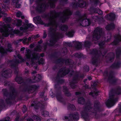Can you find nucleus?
I'll return each mask as SVG.
<instances>
[{
    "instance_id": "b1692460",
    "label": "nucleus",
    "mask_w": 121,
    "mask_h": 121,
    "mask_svg": "<svg viewBox=\"0 0 121 121\" xmlns=\"http://www.w3.org/2000/svg\"><path fill=\"white\" fill-rule=\"evenodd\" d=\"M116 40L121 41V35L119 34L116 37Z\"/></svg>"
},
{
    "instance_id": "8fccbe9b",
    "label": "nucleus",
    "mask_w": 121,
    "mask_h": 121,
    "mask_svg": "<svg viewBox=\"0 0 121 121\" xmlns=\"http://www.w3.org/2000/svg\"><path fill=\"white\" fill-rule=\"evenodd\" d=\"M21 17L22 19H23L24 18V16H21Z\"/></svg>"
},
{
    "instance_id": "bb28decb",
    "label": "nucleus",
    "mask_w": 121,
    "mask_h": 121,
    "mask_svg": "<svg viewBox=\"0 0 121 121\" xmlns=\"http://www.w3.org/2000/svg\"><path fill=\"white\" fill-rule=\"evenodd\" d=\"M22 14V13L21 12H18L16 13V15L17 17H19L21 16Z\"/></svg>"
},
{
    "instance_id": "dca6fc26",
    "label": "nucleus",
    "mask_w": 121,
    "mask_h": 121,
    "mask_svg": "<svg viewBox=\"0 0 121 121\" xmlns=\"http://www.w3.org/2000/svg\"><path fill=\"white\" fill-rule=\"evenodd\" d=\"M41 78V75L39 74H38L37 75L36 77H35L34 78V79L35 80L37 81H39Z\"/></svg>"
},
{
    "instance_id": "58836bf2",
    "label": "nucleus",
    "mask_w": 121,
    "mask_h": 121,
    "mask_svg": "<svg viewBox=\"0 0 121 121\" xmlns=\"http://www.w3.org/2000/svg\"><path fill=\"white\" fill-rule=\"evenodd\" d=\"M25 48H22L21 49V51H23L25 50Z\"/></svg>"
},
{
    "instance_id": "f3484780",
    "label": "nucleus",
    "mask_w": 121,
    "mask_h": 121,
    "mask_svg": "<svg viewBox=\"0 0 121 121\" xmlns=\"http://www.w3.org/2000/svg\"><path fill=\"white\" fill-rule=\"evenodd\" d=\"M84 102V100L83 98H81L78 99V102L81 104H82Z\"/></svg>"
},
{
    "instance_id": "4c0bfd02",
    "label": "nucleus",
    "mask_w": 121,
    "mask_h": 121,
    "mask_svg": "<svg viewBox=\"0 0 121 121\" xmlns=\"http://www.w3.org/2000/svg\"><path fill=\"white\" fill-rule=\"evenodd\" d=\"M36 51H40L41 50L40 49H39L38 47H37V49L36 50Z\"/></svg>"
},
{
    "instance_id": "4d7b16f0",
    "label": "nucleus",
    "mask_w": 121,
    "mask_h": 121,
    "mask_svg": "<svg viewBox=\"0 0 121 121\" xmlns=\"http://www.w3.org/2000/svg\"><path fill=\"white\" fill-rule=\"evenodd\" d=\"M28 72H29L28 71V70H27L26 71V73H27Z\"/></svg>"
},
{
    "instance_id": "72a5a7b5",
    "label": "nucleus",
    "mask_w": 121,
    "mask_h": 121,
    "mask_svg": "<svg viewBox=\"0 0 121 121\" xmlns=\"http://www.w3.org/2000/svg\"><path fill=\"white\" fill-rule=\"evenodd\" d=\"M27 121H34L32 119H30L29 118L27 119Z\"/></svg>"
},
{
    "instance_id": "1a4fd4ad",
    "label": "nucleus",
    "mask_w": 121,
    "mask_h": 121,
    "mask_svg": "<svg viewBox=\"0 0 121 121\" xmlns=\"http://www.w3.org/2000/svg\"><path fill=\"white\" fill-rule=\"evenodd\" d=\"M33 20L35 23H39L41 24H43V22L41 20L40 17L39 16L34 17L33 18Z\"/></svg>"
},
{
    "instance_id": "f257e3e1",
    "label": "nucleus",
    "mask_w": 121,
    "mask_h": 121,
    "mask_svg": "<svg viewBox=\"0 0 121 121\" xmlns=\"http://www.w3.org/2000/svg\"><path fill=\"white\" fill-rule=\"evenodd\" d=\"M26 60L31 61L32 62H34V61L38 60L39 55L37 54H35L33 55L32 57H31V51L29 49H26Z\"/></svg>"
},
{
    "instance_id": "69168bd1",
    "label": "nucleus",
    "mask_w": 121,
    "mask_h": 121,
    "mask_svg": "<svg viewBox=\"0 0 121 121\" xmlns=\"http://www.w3.org/2000/svg\"><path fill=\"white\" fill-rule=\"evenodd\" d=\"M39 48V49H40V48H39Z\"/></svg>"
},
{
    "instance_id": "e2e57ef3",
    "label": "nucleus",
    "mask_w": 121,
    "mask_h": 121,
    "mask_svg": "<svg viewBox=\"0 0 121 121\" xmlns=\"http://www.w3.org/2000/svg\"><path fill=\"white\" fill-rule=\"evenodd\" d=\"M18 62V63H19V62H19V61H18V62Z\"/></svg>"
},
{
    "instance_id": "774afa93",
    "label": "nucleus",
    "mask_w": 121,
    "mask_h": 121,
    "mask_svg": "<svg viewBox=\"0 0 121 121\" xmlns=\"http://www.w3.org/2000/svg\"><path fill=\"white\" fill-rule=\"evenodd\" d=\"M85 43H87L86 42Z\"/></svg>"
},
{
    "instance_id": "473e14b6",
    "label": "nucleus",
    "mask_w": 121,
    "mask_h": 121,
    "mask_svg": "<svg viewBox=\"0 0 121 121\" xmlns=\"http://www.w3.org/2000/svg\"><path fill=\"white\" fill-rule=\"evenodd\" d=\"M50 5L53 8L54 7V4L53 3H51L50 4Z\"/></svg>"
},
{
    "instance_id": "de8ad7c7",
    "label": "nucleus",
    "mask_w": 121,
    "mask_h": 121,
    "mask_svg": "<svg viewBox=\"0 0 121 121\" xmlns=\"http://www.w3.org/2000/svg\"><path fill=\"white\" fill-rule=\"evenodd\" d=\"M36 73V72L35 71H34L32 73V74H34L35 73Z\"/></svg>"
},
{
    "instance_id": "cd10ccee",
    "label": "nucleus",
    "mask_w": 121,
    "mask_h": 121,
    "mask_svg": "<svg viewBox=\"0 0 121 121\" xmlns=\"http://www.w3.org/2000/svg\"><path fill=\"white\" fill-rule=\"evenodd\" d=\"M27 39L26 38H25L23 39H20V41H22V42L24 43H25L26 41L27 40Z\"/></svg>"
},
{
    "instance_id": "6e6552de",
    "label": "nucleus",
    "mask_w": 121,
    "mask_h": 121,
    "mask_svg": "<svg viewBox=\"0 0 121 121\" xmlns=\"http://www.w3.org/2000/svg\"><path fill=\"white\" fill-rule=\"evenodd\" d=\"M115 102V100L113 98H112L108 100V101L106 103V104L108 107H110L113 106Z\"/></svg>"
},
{
    "instance_id": "7ed1b4c3",
    "label": "nucleus",
    "mask_w": 121,
    "mask_h": 121,
    "mask_svg": "<svg viewBox=\"0 0 121 121\" xmlns=\"http://www.w3.org/2000/svg\"><path fill=\"white\" fill-rule=\"evenodd\" d=\"M102 29L97 28L94 30L93 36V40L95 41L97 40L100 37L102 34Z\"/></svg>"
},
{
    "instance_id": "20e7f679",
    "label": "nucleus",
    "mask_w": 121,
    "mask_h": 121,
    "mask_svg": "<svg viewBox=\"0 0 121 121\" xmlns=\"http://www.w3.org/2000/svg\"><path fill=\"white\" fill-rule=\"evenodd\" d=\"M78 115L77 113L75 114H70L67 116H65L63 117L62 119L64 121H69L75 120L78 119Z\"/></svg>"
},
{
    "instance_id": "c756f323",
    "label": "nucleus",
    "mask_w": 121,
    "mask_h": 121,
    "mask_svg": "<svg viewBox=\"0 0 121 121\" xmlns=\"http://www.w3.org/2000/svg\"><path fill=\"white\" fill-rule=\"evenodd\" d=\"M47 121H57V120L56 119H50L48 120Z\"/></svg>"
},
{
    "instance_id": "680f3d73",
    "label": "nucleus",
    "mask_w": 121,
    "mask_h": 121,
    "mask_svg": "<svg viewBox=\"0 0 121 121\" xmlns=\"http://www.w3.org/2000/svg\"><path fill=\"white\" fill-rule=\"evenodd\" d=\"M25 109H26V108H25Z\"/></svg>"
},
{
    "instance_id": "c9c22d12",
    "label": "nucleus",
    "mask_w": 121,
    "mask_h": 121,
    "mask_svg": "<svg viewBox=\"0 0 121 121\" xmlns=\"http://www.w3.org/2000/svg\"><path fill=\"white\" fill-rule=\"evenodd\" d=\"M94 94H95V95H96V94L94 92V93H93L92 92H91L90 93V95H94Z\"/></svg>"
},
{
    "instance_id": "a19ab883",
    "label": "nucleus",
    "mask_w": 121,
    "mask_h": 121,
    "mask_svg": "<svg viewBox=\"0 0 121 121\" xmlns=\"http://www.w3.org/2000/svg\"><path fill=\"white\" fill-rule=\"evenodd\" d=\"M116 42V41H115H115H114V42H113V44H114V45H116V44H117V43H116V42Z\"/></svg>"
},
{
    "instance_id": "37998d69",
    "label": "nucleus",
    "mask_w": 121,
    "mask_h": 121,
    "mask_svg": "<svg viewBox=\"0 0 121 121\" xmlns=\"http://www.w3.org/2000/svg\"><path fill=\"white\" fill-rule=\"evenodd\" d=\"M30 47L31 48H32L34 47V45L33 44H31L30 45Z\"/></svg>"
},
{
    "instance_id": "864d4df0",
    "label": "nucleus",
    "mask_w": 121,
    "mask_h": 121,
    "mask_svg": "<svg viewBox=\"0 0 121 121\" xmlns=\"http://www.w3.org/2000/svg\"><path fill=\"white\" fill-rule=\"evenodd\" d=\"M99 46H100V47L102 45V44H101V43H99Z\"/></svg>"
},
{
    "instance_id": "aec40b11",
    "label": "nucleus",
    "mask_w": 121,
    "mask_h": 121,
    "mask_svg": "<svg viewBox=\"0 0 121 121\" xmlns=\"http://www.w3.org/2000/svg\"><path fill=\"white\" fill-rule=\"evenodd\" d=\"M86 6V3L85 2H82L80 4L78 5V6L81 7H83Z\"/></svg>"
},
{
    "instance_id": "5701e85b",
    "label": "nucleus",
    "mask_w": 121,
    "mask_h": 121,
    "mask_svg": "<svg viewBox=\"0 0 121 121\" xmlns=\"http://www.w3.org/2000/svg\"><path fill=\"white\" fill-rule=\"evenodd\" d=\"M97 11H95V13H97L99 14H102L103 12L101 10L99 9H97Z\"/></svg>"
},
{
    "instance_id": "052dcab7",
    "label": "nucleus",
    "mask_w": 121,
    "mask_h": 121,
    "mask_svg": "<svg viewBox=\"0 0 121 121\" xmlns=\"http://www.w3.org/2000/svg\"><path fill=\"white\" fill-rule=\"evenodd\" d=\"M57 99L58 100H59V99L58 98H57Z\"/></svg>"
},
{
    "instance_id": "ea45409f",
    "label": "nucleus",
    "mask_w": 121,
    "mask_h": 121,
    "mask_svg": "<svg viewBox=\"0 0 121 121\" xmlns=\"http://www.w3.org/2000/svg\"><path fill=\"white\" fill-rule=\"evenodd\" d=\"M80 93L79 92H77L76 93V95H78L80 94Z\"/></svg>"
},
{
    "instance_id": "c85d7f7f",
    "label": "nucleus",
    "mask_w": 121,
    "mask_h": 121,
    "mask_svg": "<svg viewBox=\"0 0 121 121\" xmlns=\"http://www.w3.org/2000/svg\"><path fill=\"white\" fill-rule=\"evenodd\" d=\"M12 50V49L11 48V47H9L8 49L7 50V51L8 52H11Z\"/></svg>"
},
{
    "instance_id": "a878e982",
    "label": "nucleus",
    "mask_w": 121,
    "mask_h": 121,
    "mask_svg": "<svg viewBox=\"0 0 121 121\" xmlns=\"http://www.w3.org/2000/svg\"><path fill=\"white\" fill-rule=\"evenodd\" d=\"M73 33L72 32H69L68 33V35L69 37H72L73 36Z\"/></svg>"
},
{
    "instance_id": "c03bdc74",
    "label": "nucleus",
    "mask_w": 121,
    "mask_h": 121,
    "mask_svg": "<svg viewBox=\"0 0 121 121\" xmlns=\"http://www.w3.org/2000/svg\"><path fill=\"white\" fill-rule=\"evenodd\" d=\"M31 39V38L30 37H29L28 39V41H30Z\"/></svg>"
},
{
    "instance_id": "2f4dec72",
    "label": "nucleus",
    "mask_w": 121,
    "mask_h": 121,
    "mask_svg": "<svg viewBox=\"0 0 121 121\" xmlns=\"http://www.w3.org/2000/svg\"><path fill=\"white\" fill-rule=\"evenodd\" d=\"M18 58L21 60V61H23V60L22 59H21L22 58L21 56H20L19 55L18 56Z\"/></svg>"
},
{
    "instance_id": "338daca9",
    "label": "nucleus",
    "mask_w": 121,
    "mask_h": 121,
    "mask_svg": "<svg viewBox=\"0 0 121 121\" xmlns=\"http://www.w3.org/2000/svg\"><path fill=\"white\" fill-rule=\"evenodd\" d=\"M91 1H92V0H90Z\"/></svg>"
},
{
    "instance_id": "0e129e2a",
    "label": "nucleus",
    "mask_w": 121,
    "mask_h": 121,
    "mask_svg": "<svg viewBox=\"0 0 121 121\" xmlns=\"http://www.w3.org/2000/svg\"><path fill=\"white\" fill-rule=\"evenodd\" d=\"M17 78H16V80H17Z\"/></svg>"
},
{
    "instance_id": "9b49d317",
    "label": "nucleus",
    "mask_w": 121,
    "mask_h": 121,
    "mask_svg": "<svg viewBox=\"0 0 121 121\" xmlns=\"http://www.w3.org/2000/svg\"><path fill=\"white\" fill-rule=\"evenodd\" d=\"M9 1L10 0H4V4H1L2 7L4 9L7 8L8 7L7 4L9 3Z\"/></svg>"
},
{
    "instance_id": "e433bc0d",
    "label": "nucleus",
    "mask_w": 121,
    "mask_h": 121,
    "mask_svg": "<svg viewBox=\"0 0 121 121\" xmlns=\"http://www.w3.org/2000/svg\"><path fill=\"white\" fill-rule=\"evenodd\" d=\"M119 63H118L116 65V66L117 67H119Z\"/></svg>"
},
{
    "instance_id": "412c9836",
    "label": "nucleus",
    "mask_w": 121,
    "mask_h": 121,
    "mask_svg": "<svg viewBox=\"0 0 121 121\" xmlns=\"http://www.w3.org/2000/svg\"><path fill=\"white\" fill-rule=\"evenodd\" d=\"M6 52V51L2 47H0V52L1 53H4Z\"/></svg>"
},
{
    "instance_id": "5fc2aeb1",
    "label": "nucleus",
    "mask_w": 121,
    "mask_h": 121,
    "mask_svg": "<svg viewBox=\"0 0 121 121\" xmlns=\"http://www.w3.org/2000/svg\"><path fill=\"white\" fill-rule=\"evenodd\" d=\"M6 73V71L4 72V73H3V76H4V73Z\"/></svg>"
},
{
    "instance_id": "4468645a",
    "label": "nucleus",
    "mask_w": 121,
    "mask_h": 121,
    "mask_svg": "<svg viewBox=\"0 0 121 121\" xmlns=\"http://www.w3.org/2000/svg\"><path fill=\"white\" fill-rule=\"evenodd\" d=\"M32 118L36 121H41V119L38 116L34 115L32 117Z\"/></svg>"
},
{
    "instance_id": "a211bd4d",
    "label": "nucleus",
    "mask_w": 121,
    "mask_h": 121,
    "mask_svg": "<svg viewBox=\"0 0 121 121\" xmlns=\"http://www.w3.org/2000/svg\"><path fill=\"white\" fill-rule=\"evenodd\" d=\"M14 33H15L18 35H22V34L21 33L19 30H15L14 31Z\"/></svg>"
},
{
    "instance_id": "49530a36",
    "label": "nucleus",
    "mask_w": 121,
    "mask_h": 121,
    "mask_svg": "<svg viewBox=\"0 0 121 121\" xmlns=\"http://www.w3.org/2000/svg\"><path fill=\"white\" fill-rule=\"evenodd\" d=\"M34 0H30V3H31Z\"/></svg>"
},
{
    "instance_id": "6e6d98bb",
    "label": "nucleus",
    "mask_w": 121,
    "mask_h": 121,
    "mask_svg": "<svg viewBox=\"0 0 121 121\" xmlns=\"http://www.w3.org/2000/svg\"><path fill=\"white\" fill-rule=\"evenodd\" d=\"M43 55H44L43 54H42L41 55V56H43Z\"/></svg>"
},
{
    "instance_id": "ddd939ff",
    "label": "nucleus",
    "mask_w": 121,
    "mask_h": 121,
    "mask_svg": "<svg viewBox=\"0 0 121 121\" xmlns=\"http://www.w3.org/2000/svg\"><path fill=\"white\" fill-rule=\"evenodd\" d=\"M41 115L43 117H48L49 114L48 111H43L41 112Z\"/></svg>"
},
{
    "instance_id": "7c9ffc66",
    "label": "nucleus",
    "mask_w": 121,
    "mask_h": 121,
    "mask_svg": "<svg viewBox=\"0 0 121 121\" xmlns=\"http://www.w3.org/2000/svg\"><path fill=\"white\" fill-rule=\"evenodd\" d=\"M41 60L42 61V62H40V61L39 62V64H43V60L42 59H41Z\"/></svg>"
},
{
    "instance_id": "9d476101",
    "label": "nucleus",
    "mask_w": 121,
    "mask_h": 121,
    "mask_svg": "<svg viewBox=\"0 0 121 121\" xmlns=\"http://www.w3.org/2000/svg\"><path fill=\"white\" fill-rule=\"evenodd\" d=\"M20 0H12V4L13 5H15L16 7L17 8L20 7L21 5L18 3Z\"/></svg>"
},
{
    "instance_id": "3c124183",
    "label": "nucleus",
    "mask_w": 121,
    "mask_h": 121,
    "mask_svg": "<svg viewBox=\"0 0 121 121\" xmlns=\"http://www.w3.org/2000/svg\"><path fill=\"white\" fill-rule=\"evenodd\" d=\"M7 19H8L9 20V21H8L9 22L10 21L11 19H10V18H7Z\"/></svg>"
},
{
    "instance_id": "09e8293b",
    "label": "nucleus",
    "mask_w": 121,
    "mask_h": 121,
    "mask_svg": "<svg viewBox=\"0 0 121 121\" xmlns=\"http://www.w3.org/2000/svg\"><path fill=\"white\" fill-rule=\"evenodd\" d=\"M46 36V34H44V36H43V38H45Z\"/></svg>"
},
{
    "instance_id": "4be33fe9",
    "label": "nucleus",
    "mask_w": 121,
    "mask_h": 121,
    "mask_svg": "<svg viewBox=\"0 0 121 121\" xmlns=\"http://www.w3.org/2000/svg\"><path fill=\"white\" fill-rule=\"evenodd\" d=\"M67 28V26L65 25H64L62 26L61 29L62 30H66Z\"/></svg>"
},
{
    "instance_id": "f704fd0d",
    "label": "nucleus",
    "mask_w": 121,
    "mask_h": 121,
    "mask_svg": "<svg viewBox=\"0 0 121 121\" xmlns=\"http://www.w3.org/2000/svg\"><path fill=\"white\" fill-rule=\"evenodd\" d=\"M39 37V35H37L35 36H34V37L35 38H36Z\"/></svg>"
},
{
    "instance_id": "bf43d9fd",
    "label": "nucleus",
    "mask_w": 121,
    "mask_h": 121,
    "mask_svg": "<svg viewBox=\"0 0 121 121\" xmlns=\"http://www.w3.org/2000/svg\"><path fill=\"white\" fill-rule=\"evenodd\" d=\"M86 80H87V79H85V81H84L85 82V81H86Z\"/></svg>"
},
{
    "instance_id": "f03ea898",
    "label": "nucleus",
    "mask_w": 121,
    "mask_h": 121,
    "mask_svg": "<svg viewBox=\"0 0 121 121\" xmlns=\"http://www.w3.org/2000/svg\"><path fill=\"white\" fill-rule=\"evenodd\" d=\"M1 26H0V28H1ZM10 25H8L6 27H4L3 28H1L0 29V32L2 33L3 35L7 37L8 36L9 34H12V30L11 28H10Z\"/></svg>"
},
{
    "instance_id": "13d9d810",
    "label": "nucleus",
    "mask_w": 121,
    "mask_h": 121,
    "mask_svg": "<svg viewBox=\"0 0 121 121\" xmlns=\"http://www.w3.org/2000/svg\"><path fill=\"white\" fill-rule=\"evenodd\" d=\"M26 64L27 65H28V64L27 62L26 63Z\"/></svg>"
},
{
    "instance_id": "603ef678",
    "label": "nucleus",
    "mask_w": 121,
    "mask_h": 121,
    "mask_svg": "<svg viewBox=\"0 0 121 121\" xmlns=\"http://www.w3.org/2000/svg\"><path fill=\"white\" fill-rule=\"evenodd\" d=\"M42 40H41L39 42V43H42Z\"/></svg>"
},
{
    "instance_id": "79ce46f5",
    "label": "nucleus",
    "mask_w": 121,
    "mask_h": 121,
    "mask_svg": "<svg viewBox=\"0 0 121 121\" xmlns=\"http://www.w3.org/2000/svg\"><path fill=\"white\" fill-rule=\"evenodd\" d=\"M118 11H119V12H121V9L120 8H119L118 9Z\"/></svg>"
},
{
    "instance_id": "f8f14e48",
    "label": "nucleus",
    "mask_w": 121,
    "mask_h": 121,
    "mask_svg": "<svg viewBox=\"0 0 121 121\" xmlns=\"http://www.w3.org/2000/svg\"><path fill=\"white\" fill-rule=\"evenodd\" d=\"M115 25L113 23H112L106 26V28L107 30H112L115 28Z\"/></svg>"
},
{
    "instance_id": "6ab92c4d",
    "label": "nucleus",
    "mask_w": 121,
    "mask_h": 121,
    "mask_svg": "<svg viewBox=\"0 0 121 121\" xmlns=\"http://www.w3.org/2000/svg\"><path fill=\"white\" fill-rule=\"evenodd\" d=\"M16 22H17L16 23V26H18L20 25L22 21L20 20H17L16 21Z\"/></svg>"
},
{
    "instance_id": "423d86ee",
    "label": "nucleus",
    "mask_w": 121,
    "mask_h": 121,
    "mask_svg": "<svg viewBox=\"0 0 121 121\" xmlns=\"http://www.w3.org/2000/svg\"><path fill=\"white\" fill-rule=\"evenodd\" d=\"M26 23L24 24V25L20 27V28L21 30L24 31L25 30L28 29V28H32L33 27V26L31 23H29L28 21L27 20H25Z\"/></svg>"
},
{
    "instance_id": "393cba45",
    "label": "nucleus",
    "mask_w": 121,
    "mask_h": 121,
    "mask_svg": "<svg viewBox=\"0 0 121 121\" xmlns=\"http://www.w3.org/2000/svg\"><path fill=\"white\" fill-rule=\"evenodd\" d=\"M108 16L110 17L113 18H114L115 17V14L113 13H111L108 15Z\"/></svg>"
},
{
    "instance_id": "0eeeda50",
    "label": "nucleus",
    "mask_w": 121,
    "mask_h": 121,
    "mask_svg": "<svg viewBox=\"0 0 121 121\" xmlns=\"http://www.w3.org/2000/svg\"><path fill=\"white\" fill-rule=\"evenodd\" d=\"M51 21V22H50V23L48 25V26H49L50 25H51L52 26V27L51 30L52 31L53 30H55V28L58 26L54 19H52Z\"/></svg>"
},
{
    "instance_id": "39448f33",
    "label": "nucleus",
    "mask_w": 121,
    "mask_h": 121,
    "mask_svg": "<svg viewBox=\"0 0 121 121\" xmlns=\"http://www.w3.org/2000/svg\"><path fill=\"white\" fill-rule=\"evenodd\" d=\"M86 18V16L81 17L79 18L78 22L80 23L81 25L83 26H87L88 25V20H87V21H86V20H84Z\"/></svg>"
},
{
    "instance_id": "a18cd8bd",
    "label": "nucleus",
    "mask_w": 121,
    "mask_h": 121,
    "mask_svg": "<svg viewBox=\"0 0 121 121\" xmlns=\"http://www.w3.org/2000/svg\"><path fill=\"white\" fill-rule=\"evenodd\" d=\"M88 78L89 80H90L91 79V77L90 76L88 77Z\"/></svg>"
},
{
    "instance_id": "2eb2a0df",
    "label": "nucleus",
    "mask_w": 121,
    "mask_h": 121,
    "mask_svg": "<svg viewBox=\"0 0 121 121\" xmlns=\"http://www.w3.org/2000/svg\"><path fill=\"white\" fill-rule=\"evenodd\" d=\"M71 13L69 9H67L65 10L64 12V14L65 16H67L71 15Z\"/></svg>"
}]
</instances>
